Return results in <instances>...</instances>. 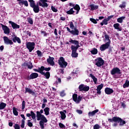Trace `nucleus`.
<instances>
[{"label":"nucleus","mask_w":129,"mask_h":129,"mask_svg":"<svg viewBox=\"0 0 129 129\" xmlns=\"http://www.w3.org/2000/svg\"><path fill=\"white\" fill-rule=\"evenodd\" d=\"M105 39L106 41H108L106 43H105L104 44H102L100 47V50L101 51H105L106 49H108L109 48V46H110V43L111 41H110V39H109V36L107 34H105Z\"/></svg>","instance_id":"nucleus-3"},{"label":"nucleus","mask_w":129,"mask_h":129,"mask_svg":"<svg viewBox=\"0 0 129 129\" xmlns=\"http://www.w3.org/2000/svg\"><path fill=\"white\" fill-rule=\"evenodd\" d=\"M38 5L39 7H42V8H47L48 6V3H47L46 2L41 3V2H38Z\"/></svg>","instance_id":"nucleus-22"},{"label":"nucleus","mask_w":129,"mask_h":129,"mask_svg":"<svg viewBox=\"0 0 129 129\" xmlns=\"http://www.w3.org/2000/svg\"><path fill=\"white\" fill-rule=\"evenodd\" d=\"M33 70L35 72L41 73V72H44L43 71H50L51 70V68H45L44 66H41L40 68H38V69H34Z\"/></svg>","instance_id":"nucleus-7"},{"label":"nucleus","mask_w":129,"mask_h":129,"mask_svg":"<svg viewBox=\"0 0 129 129\" xmlns=\"http://www.w3.org/2000/svg\"><path fill=\"white\" fill-rule=\"evenodd\" d=\"M51 9L52 11V12H54V13H57V12H58V10H57V9H56L53 6L51 7Z\"/></svg>","instance_id":"nucleus-49"},{"label":"nucleus","mask_w":129,"mask_h":129,"mask_svg":"<svg viewBox=\"0 0 129 129\" xmlns=\"http://www.w3.org/2000/svg\"><path fill=\"white\" fill-rule=\"evenodd\" d=\"M70 28L72 30V33H79V31L77 30V28L74 27V24L72 22H70Z\"/></svg>","instance_id":"nucleus-12"},{"label":"nucleus","mask_w":129,"mask_h":129,"mask_svg":"<svg viewBox=\"0 0 129 129\" xmlns=\"http://www.w3.org/2000/svg\"><path fill=\"white\" fill-rule=\"evenodd\" d=\"M58 65H59L60 68H66L68 63L65 61V58L63 56H61L58 59Z\"/></svg>","instance_id":"nucleus-5"},{"label":"nucleus","mask_w":129,"mask_h":129,"mask_svg":"<svg viewBox=\"0 0 129 129\" xmlns=\"http://www.w3.org/2000/svg\"><path fill=\"white\" fill-rule=\"evenodd\" d=\"M20 116L23 118L22 120H26V117H25V115L22 114Z\"/></svg>","instance_id":"nucleus-60"},{"label":"nucleus","mask_w":129,"mask_h":129,"mask_svg":"<svg viewBox=\"0 0 129 129\" xmlns=\"http://www.w3.org/2000/svg\"><path fill=\"white\" fill-rule=\"evenodd\" d=\"M100 128V126H99V124H96L94 125L93 129H99Z\"/></svg>","instance_id":"nucleus-57"},{"label":"nucleus","mask_w":129,"mask_h":129,"mask_svg":"<svg viewBox=\"0 0 129 129\" xmlns=\"http://www.w3.org/2000/svg\"><path fill=\"white\" fill-rule=\"evenodd\" d=\"M113 27L116 30L117 29H118V27H119V24H118V23L114 24L113 25Z\"/></svg>","instance_id":"nucleus-56"},{"label":"nucleus","mask_w":129,"mask_h":129,"mask_svg":"<svg viewBox=\"0 0 129 129\" xmlns=\"http://www.w3.org/2000/svg\"><path fill=\"white\" fill-rule=\"evenodd\" d=\"M72 52H77V49L75 47V46L72 45L71 46Z\"/></svg>","instance_id":"nucleus-43"},{"label":"nucleus","mask_w":129,"mask_h":129,"mask_svg":"<svg viewBox=\"0 0 129 129\" xmlns=\"http://www.w3.org/2000/svg\"><path fill=\"white\" fill-rule=\"evenodd\" d=\"M27 125L28 126H29V127H32V126H33V123H32L31 122V120L30 119H28L27 120Z\"/></svg>","instance_id":"nucleus-41"},{"label":"nucleus","mask_w":129,"mask_h":129,"mask_svg":"<svg viewBox=\"0 0 129 129\" xmlns=\"http://www.w3.org/2000/svg\"><path fill=\"white\" fill-rule=\"evenodd\" d=\"M121 106H122V107H123V108H125V107L126 106V105H125V101H123V102H121Z\"/></svg>","instance_id":"nucleus-55"},{"label":"nucleus","mask_w":129,"mask_h":129,"mask_svg":"<svg viewBox=\"0 0 129 129\" xmlns=\"http://www.w3.org/2000/svg\"><path fill=\"white\" fill-rule=\"evenodd\" d=\"M18 2V4L19 6H24L25 7H29V4L27 0H17Z\"/></svg>","instance_id":"nucleus-14"},{"label":"nucleus","mask_w":129,"mask_h":129,"mask_svg":"<svg viewBox=\"0 0 129 129\" xmlns=\"http://www.w3.org/2000/svg\"><path fill=\"white\" fill-rule=\"evenodd\" d=\"M60 20L61 21H65V20H66V18L65 17H61Z\"/></svg>","instance_id":"nucleus-64"},{"label":"nucleus","mask_w":129,"mask_h":129,"mask_svg":"<svg viewBox=\"0 0 129 129\" xmlns=\"http://www.w3.org/2000/svg\"><path fill=\"white\" fill-rule=\"evenodd\" d=\"M110 74L111 75H115V74L120 75L121 74V71L117 67L114 68L110 71Z\"/></svg>","instance_id":"nucleus-9"},{"label":"nucleus","mask_w":129,"mask_h":129,"mask_svg":"<svg viewBox=\"0 0 129 129\" xmlns=\"http://www.w3.org/2000/svg\"><path fill=\"white\" fill-rule=\"evenodd\" d=\"M103 88V84H101L100 85H98L97 87V89H99L101 90Z\"/></svg>","instance_id":"nucleus-50"},{"label":"nucleus","mask_w":129,"mask_h":129,"mask_svg":"<svg viewBox=\"0 0 129 129\" xmlns=\"http://www.w3.org/2000/svg\"><path fill=\"white\" fill-rule=\"evenodd\" d=\"M35 42H28L26 43V48L29 50V52H31L34 49H35Z\"/></svg>","instance_id":"nucleus-8"},{"label":"nucleus","mask_w":129,"mask_h":129,"mask_svg":"<svg viewBox=\"0 0 129 129\" xmlns=\"http://www.w3.org/2000/svg\"><path fill=\"white\" fill-rule=\"evenodd\" d=\"M99 111V110L96 109L92 112H89L88 113L89 116H93V115H95L96 113H97V112Z\"/></svg>","instance_id":"nucleus-25"},{"label":"nucleus","mask_w":129,"mask_h":129,"mask_svg":"<svg viewBox=\"0 0 129 129\" xmlns=\"http://www.w3.org/2000/svg\"><path fill=\"white\" fill-rule=\"evenodd\" d=\"M22 67H27L28 66V63L24 62L23 64H22Z\"/></svg>","instance_id":"nucleus-61"},{"label":"nucleus","mask_w":129,"mask_h":129,"mask_svg":"<svg viewBox=\"0 0 129 129\" xmlns=\"http://www.w3.org/2000/svg\"><path fill=\"white\" fill-rule=\"evenodd\" d=\"M27 67L28 69L31 70L33 68V67H34V66H33V63H32V62H28L27 63Z\"/></svg>","instance_id":"nucleus-39"},{"label":"nucleus","mask_w":129,"mask_h":129,"mask_svg":"<svg viewBox=\"0 0 129 129\" xmlns=\"http://www.w3.org/2000/svg\"><path fill=\"white\" fill-rule=\"evenodd\" d=\"M68 15H73L75 13V11H73V8H71L70 10L67 11Z\"/></svg>","instance_id":"nucleus-34"},{"label":"nucleus","mask_w":129,"mask_h":129,"mask_svg":"<svg viewBox=\"0 0 129 129\" xmlns=\"http://www.w3.org/2000/svg\"><path fill=\"white\" fill-rule=\"evenodd\" d=\"M4 49H5V46H4V45H2L0 46L1 51H4Z\"/></svg>","instance_id":"nucleus-63"},{"label":"nucleus","mask_w":129,"mask_h":129,"mask_svg":"<svg viewBox=\"0 0 129 129\" xmlns=\"http://www.w3.org/2000/svg\"><path fill=\"white\" fill-rule=\"evenodd\" d=\"M79 91H89L90 88L89 86H85L84 84H81L79 86Z\"/></svg>","instance_id":"nucleus-10"},{"label":"nucleus","mask_w":129,"mask_h":129,"mask_svg":"<svg viewBox=\"0 0 129 129\" xmlns=\"http://www.w3.org/2000/svg\"><path fill=\"white\" fill-rule=\"evenodd\" d=\"M89 8H90L91 11H96V10H98V5H95L94 4H91L89 6Z\"/></svg>","instance_id":"nucleus-20"},{"label":"nucleus","mask_w":129,"mask_h":129,"mask_svg":"<svg viewBox=\"0 0 129 129\" xmlns=\"http://www.w3.org/2000/svg\"><path fill=\"white\" fill-rule=\"evenodd\" d=\"M69 42H70V43H72V44H75V45L79 44V42L78 41L73 40L72 39H70Z\"/></svg>","instance_id":"nucleus-33"},{"label":"nucleus","mask_w":129,"mask_h":129,"mask_svg":"<svg viewBox=\"0 0 129 129\" xmlns=\"http://www.w3.org/2000/svg\"><path fill=\"white\" fill-rule=\"evenodd\" d=\"M81 100H82V97H81V95H79L76 102V103H80V101H81Z\"/></svg>","instance_id":"nucleus-37"},{"label":"nucleus","mask_w":129,"mask_h":129,"mask_svg":"<svg viewBox=\"0 0 129 129\" xmlns=\"http://www.w3.org/2000/svg\"><path fill=\"white\" fill-rule=\"evenodd\" d=\"M105 93L109 95L111 93H113V90L110 88L107 87L105 89Z\"/></svg>","instance_id":"nucleus-18"},{"label":"nucleus","mask_w":129,"mask_h":129,"mask_svg":"<svg viewBox=\"0 0 129 129\" xmlns=\"http://www.w3.org/2000/svg\"><path fill=\"white\" fill-rule=\"evenodd\" d=\"M72 57H73V58L78 57V53H77V52H72Z\"/></svg>","instance_id":"nucleus-40"},{"label":"nucleus","mask_w":129,"mask_h":129,"mask_svg":"<svg viewBox=\"0 0 129 129\" xmlns=\"http://www.w3.org/2000/svg\"><path fill=\"white\" fill-rule=\"evenodd\" d=\"M50 108L46 107L43 109V111L45 113V115H49L50 114Z\"/></svg>","instance_id":"nucleus-27"},{"label":"nucleus","mask_w":129,"mask_h":129,"mask_svg":"<svg viewBox=\"0 0 129 129\" xmlns=\"http://www.w3.org/2000/svg\"><path fill=\"white\" fill-rule=\"evenodd\" d=\"M38 76H39V75L37 73H32L31 74H30V79L32 80V79H35L36 78H38Z\"/></svg>","instance_id":"nucleus-24"},{"label":"nucleus","mask_w":129,"mask_h":129,"mask_svg":"<svg viewBox=\"0 0 129 129\" xmlns=\"http://www.w3.org/2000/svg\"><path fill=\"white\" fill-rule=\"evenodd\" d=\"M9 23L11 25L13 29H19L20 28V25L17 24L16 23L12 21H9Z\"/></svg>","instance_id":"nucleus-16"},{"label":"nucleus","mask_w":129,"mask_h":129,"mask_svg":"<svg viewBox=\"0 0 129 129\" xmlns=\"http://www.w3.org/2000/svg\"><path fill=\"white\" fill-rule=\"evenodd\" d=\"M13 110L14 115H16V116H18L19 115V112H18V109L15 107H13Z\"/></svg>","instance_id":"nucleus-28"},{"label":"nucleus","mask_w":129,"mask_h":129,"mask_svg":"<svg viewBox=\"0 0 129 129\" xmlns=\"http://www.w3.org/2000/svg\"><path fill=\"white\" fill-rule=\"evenodd\" d=\"M26 116H27V117H31V116L32 119H35L36 120V114L34 113V111H31L30 113H27Z\"/></svg>","instance_id":"nucleus-17"},{"label":"nucleus","mask_w":129,"mask_h":129,"mask_svg":"<svg viewBox=\"0 0 129 129\" xmlns=\"http://www.w3.org/2000/svg\"><path fill=\"white\" fill-rule=\"evenodd\" d=\"M36 53L37 54V56H38V57H42V52H41V51L40 50H37Z\"/></svg>","instance_id":"nucleus-53"},{"label":"nucleus","mask_w":129,"mask_h":129,"mask_svg":"<svg viewBox=\"0 0 129 129\" xmlns=\"http://www.w3.org/2000/svg\"><path fill=\"white\" fill-rule=\"evenodd\" d=\"M20 126H21V127H22V128H24V127H25V120H21V124Z\"/></svg>","instance_id":"nucleus-52"},{"label":"nucleus","mask_w":129,"mask_h":129,"mask_svg":"<svg viewBox=\"0 0 129 129\" xmlns=\"http://www.w3.org/2000/svg\"><path fill=\"white\" fill-rule=\"evenodd\" d=\"M90 21H91L92 23H93V24H97V21H96V20L94 18H90Z\"/></svg>","instance_id":"nucleus-54"},{"label":"nucleus","mask_w":129,"mask_h":129,"mask_svg":"<svg viewBox=\"0 0 129 129\" xmlns=\"http://www.w3.org/2000/svg\"><path fill=\"white\" fill-rule=\"evenodd\" d=\"M13 127H14L15 129H20L21 127H20L19 124L18 123H15Z\"/></svg>","instance_id":"nucleus-47"},{"label":"nucleus","mask_w":129,"mask_h":129,"mask_svg":"<svg viewBox=\"0 0 129 129\" xmlns=\"http://www.w3.org/2000/svg\"><path fill=\"white\" fill-rule=\"evenodd\" d=\"M25 79H26V80H31V76H26L25 77Z\"/></svg>","instance_id":"nucleus-59"},{"label":"nucleus","mask_w":129,"mask_h":129,"mask_svg":"<svg viewBox=\"0 0 129 129\" xmlns=\"http://www.w3.org/2000/svg\"><path fill=\"white\" fill-rule=\"evenodd\" d=\"M101 90H99L98 89H97V94H101Z\"/></svg>","instance_id":"nucleus-62"},{"label":"nucleus","mask_w":129,"mask_h":129,"mask_svg":"<svg viewBox=\"0 0 129 129\" xmlns=\"http://www.w3.org/2000/svg\"><path fill=\"white\" fill-rule=\"evenodd\" d=\"M128 86H129L128 81L126 80L125 82V83L123 85V88H126V87H128Z\"/></svg>","instance_id":"nucleus-36"},{"label":"nucleus","mask_w":129,"mask_h":129,"mask_svg":"<svg viewBox=\"0 0 129 129\" xmlns=\"http://www.w3.org/2000/svg\"><path fill=\"white\" fill-rule=\"evenodd\" d=\"M12 41H13L14 43H17V42L18 44H21V43H22L20 37H18L17 36H14V37L12 38Z\"/></svg>","instance_id":"nucleus-19"},{"label":"nucleus","mask_w":129,"mask_h":129,"mask_svg":"<svg viewBox=\"0 0 129 129\" xmlns=\"http://www.w3.org/2000/svg\"><path fill=\"white\" fill-rule=\"evenodd\" d=\"M89 77L93 79L95 84H96V83H97V78H96L95 76H94L92 74H90Z\"/></svg>","instance_id":"nucleus-26"},{"label":"nucleus","mask_w":129,"mask_h":129,"mask_svg":"<svg viewBox=\"0 0 129 129\" xmlns=\"http://www.w3.org/2000/svg\"><path fill=\"white\" fill-rule=\"evenodd\" d=\"M2 29L3 30L4 33H10V28L6 25L3 24H1Z\"/></svg>","instance_id":"nucleus-15"},{"label":"nucleus","mask_w":129,"mask_h":129,"mask_svg":"<svg viewBox=\"0 0 129 129\" xmlns=\"http://www.w3.org/2000/svg\"><path fill=\"white\" fill-rule=\"evenodd\" d=\"M41 74V75H44L46 79H49L50 78V72H40L39 73Z\"/></svg>","instance_id":"nucleus-23"},{"label":"nucleus","mask_w":129,"mask_h":129,"mask_svg":"<svg viewBox=\"0 0 129 129\" xmlns=\"http://www.w3.org/2000/svg\"><path fill=\"white\" fill-rule=\"evenodd\" d=\"M7 106V104L4 102H1L0 103V110H2V109H5Z\"/></svg>","instance_id":"nucleus-30"},{"label":"nucleus","mask_w":129,"mask_h":129,"mask_svg":"<svg viewBox=\"0 0 129 129\" xmlns=\"http://www.w3.org/2000/svg\"><path fill=\"white\" fill-rule=\"evenodd\" d=\"M54 59L55 58L54 57L49 56L48 58L47 59V62L51 66H54L55 65V62H54Z\"/></svg>","instance_id":"nucleus-13"},{"label":"nucleus","mask_w":129,"mask_h":129,"mask_svg":"<svg viewBox=\"0 0 129 129\" xmlns=\"http://www.w3.org/2000/svg\"><path fill=\"white\" fill-rule=\"evenodd\" d=\"M108 120L109 122H114L112 125L114 127H116L118 125V123L119 126H123L126 123L124 120L117 116H114L112 118H109Z\"/></svg>","instance_id":"nucleus-2"},{"label":"nucleus","mask_w":129,"mask_h":129,"mask_svg":"<svg viewBox=\"0 0 129 129\" xmlns=\"http://www.w3.org/2000/svg\"><path fill=\"white\" fill-rule=\"evenodd\" d=\"M124 19H125V16H122L120 18H118L117 19V21L118 22V23H120V24H121L123 21V20H124Z\"/></svg>","instance_id":"nucleus-32"},{"label":"nucleus","mask_w":129,"mask_h":129,"mask_svg":"<svg viewBox=\"0 0 129 129\" xmlns=\"http://www.w3.org/2000/svg\"><path fill=\"white\" fill-rule=\"evenodd\" d=\"M4 40L5 44H6V45H14V42L12 40L9 39V38L7 36L4 37Z\"/></svg>","instance_id":"nucleus-11"},{"label":"nucleus","mask_w":129,"mask_h":129,"mask_svg":"<svg viewBox=\"0 0 129 129\" xmlns=\"http://www.w3.org/2000/svg\"><path fill=\"white\" fill-rule=\"evenodd\" d=\"M66 95V94L65 93V91H62L60 92V96H61V97H64Z\"/></svg>","instance_id":"nucleus-51"},{"label":"nucleus","mask_w":129,"mask_h":129,"mask_svg":"<svg viewBox=\"0 0 129 129\" xmlns=\"http://www.w3.org/2000/svg\"><path fill=\"white\" fill-rule=\"evenodd\" d=\"M90 53L92 54V55H96V54L98 53V50H97L96 48H94L90 51Z\"/></svg>","instance_id":"nucleus-29"},{"label":"nucleus","mask_w":129,"mask_h":129,"mask_svg":"<svg viewBox=\"0 0 129 129\" xmlns=\"http://www.w3.org/2000/svg\"><path fill=\"white\" fill-rule=\"evenodd\" d=\"M73 9L76 11L80 10V6H79V5L78 4H76L75 7H73Z\"/></svg>","instance_id":"nucleus-45"},{"label":"nucleus","mask_w":129,"mask_h":129,"mask_svg":"<svg viewBox=\"0 0 129 129\" xmlns=\"http://www.w3.org/2000/svg\"><path fill=\"white\" fill-rule=\"evenodd\" d=\"M76 111H77V113H78L79 114H82V113H83V112L81 110L77 109L76 110Z\"/></svg>","instance_id":"nucleus-58"},{"label":"nucleus","mask_w":129,"mask_h":129,"mask_svg":"<svg viewBox=\"0 0 129 129\" xmlns=\"http://www.w3.org/2000/svg\"><path fill=\"white\" fill-rule=\"evenodd\" d=\"M28 22L29 24H30V25H33V24H34L33 19L31 18H28Z\"/></svg>","instance_id":"nucleus-48"},{"label":"nucleus","mask_w":129,"mask_h":129,"mask_svg":"<svg viewBox=\"0 0 129 129\" xmlns=\"http://www.w3.org/2000/svg\"><path fill=\"white\" fill-rule=\"evenodd\" d=\"M25 93H29V94H35V92L33 91L31 88L26 87Z\"/></svg>","instance_id":"nucleus-21"},{"label":"nucleus","mask_w":129,"mask_h":129,"mask_svg":"<svg viewBox=\"0 0 129 129\" xmlns=\"http://www.w3.org/2000/svg\"><path fill=\"white\" fill-rule=\"evenodd\" d=\"M125 2H123L122 3V4L120 5L119 6V8H120L121 9H125Z\"/></svg>","instance_id":"nucleus-38"},{"label":"nucleus","mask_w":129,"mask_h":129,"mask_svg":"<svg viewBox=\"0 0 129 129\" xmlns=\"http://www.w3.org/2000/svg\"><path fill=\"white\" fill-rule=\"evenodd\" d=\"M29 3H30V6L31 8L33 9V12L35 13V14H38L39 12H40V7H39V4L35 3V1L34 0H28Z\"/></svg>","instance_id":"nucleus-4"},{"label":"nucleus","mask_w":129,"mask_h":129,"mask_svg":"<svg viewBox=\"0 0 129 129\" xmlns=\"http://www.w3.org/2000/svg\"><path fill=\"white\" fill-rule=\"evenodd\" d=\"M95 65H96L97 67H101V66L104 65V60H103L102 57L97 58V59H95Z\"/></svg>","instance_id":"nucleus-6"},{"label":"nucleus","mask_w":129,"mask_h":129,"mask_svg":"<svg viewBox=\"0 0 129 129\" xmlns=\"http://www.w3.org/2000/svg\"><path fill=\"white\" fill-rule=\"evenodd\" d=\"M108 21L107 20H105V19H104L102 22L100 23L101 26H103L104 25H107V24H108V23L107 22Z\"/></svg>","instance_id":"nucleus-42"},{"label":"nucleus","mask_w":129,"mask_h":129,"mask_svg":"<svg viewBox=\"0 0 129 129\" xmlns=\"http://www.w3.org/2000/svg\"><path fill=\"white\" fill-rule=\"evenodd\" d=\"M59 113L61 115L60 117H61V119H62V120H64V119H65V118H66V114L63 111H60Z\"/></svg>","instance_id":"nucleus-31"},{"label":"nucleus","mask_w":129,"mask_h":129,"mask_svg":"<svg viewBox=\"0 0 129 129\" xmlns=\"http://www.w3.org/2000/svg\"><path fill=\"white\" fill-rule=\"evenodd\" d=\"M78 97V95H77V94H74L73 95V100H74L75 102H76L77 101Z\"/></svg>","instance_id":"nucleus-35"},{"label":"nucleus","mask_w":129,"mask_h":129,"mask_svg":"<svg viewBox=\"0 0 129 129\" xmlns=\"http://www.w3.org/2000/svg\"><path fill=\"white\" fill-rule=\"evenodd\" d=\"M25 106H26V102H25V101H23L22 103V110H24V109H25Z\"/></svg>","instance_id":"nucleus-46"},{"label":"nucleus","mask_w":129,"mask_h":129,"mask_svg":"<svg viewBox=\"0 0 129 129\" xmlns=\"http://www.w3.org/2000/svg\"><path fill=\"white\" fill-rule=\"evenodd\" d=\"M58 125L60 128H63V129L66 128V126H65V125H64V124H63L61 122L58 123Z\"/></svg>","instance_id":"nucleus-44"},{"label":"nucleus","mask_w":129,"mask_h":129,"mask_svg":"<svg viewBox=\"0 0 129 129\" xmlns=\"http://www.w3.org/2000/svg\"><path fill=\"white\" fill-rule=\"evenodd\" d=\"M42 113H44V110L41 109L40 111H36V117L37 120L39 121V125L41 129H44L45 123L48 122V119L47 118L45 117V115L42 114Z\"/></svg>","instance_id":"nucleus-1"}]
</instances>
